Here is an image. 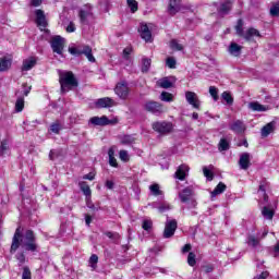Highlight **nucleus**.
<instances>
[{"label":"nucleus","instance_id":"42","mask_svg":"<svg viewBox=\"0 0 279 279\" xmlns=\"http://www.w3.org/2000/svg\"><path fill=\"white\" fill-rule=\"evenodd\" d=\"M235 31H236L238 36L243 37V35L245 34V32H243V20L238 21V24L235 26Z\"/></svg>","mask_w":279,"mask_h":279},{"label":"nucleus","instance_id":"13","mask_svg":"<svg viewBox=\"0 0 279 279\" xmlns=\"http://www.w3.org/2000/svg\"><path fill=\"white\" fill-rule=\"evenodd\" d=\"M36 24L40 29H45L47 27V19L45 17V12L43 10H36Z\"/></svg>","mask_w":279,"mask_h":279},{"label":"nucleus","instance_id":"51","mask_svg":"<svg viewBox=\"0 0 279 279\" xmlns=\"http://www.w3.org/2000/svg\"><path fill=\"white\" fill-rule=\"evenodd\" d=\"M166 64L169 69H175V64H177L175 58L173 57L167 58Z\"/></svg>","mask_w":279,"mask_h":279},{"label":"nucleus","instance_id":"19","mask_svg":"<svg viewBox=\"0 0 279 279\" xmlns=\"http://www.w3.org/2000/svg\"><path fill=\"white\" fill-rule=\"evenodd\" d=\"M38 60L35 57H29L23 61L22 71H32L36 66Z\"/></svg>","mask_w":279,"mask_h":279},{"label":"nucleus","instance_id":"33","mask_svg":"<svg viewBox=\"0 0 279 279\" xmlns=\"http://www.w3.org/2000/svg\"><path fill=\"white\" fill-rule=\"evenodd\" d=\"M135 141L136 138L132 135H124L120 138L121 145H132Z\"/></svg>","mask_w":279,"mask_h":279},{"label":"nucleus","instance_id":"18","mask_svg":"<svg viewBox=\"0 0 279 279\" xmlns=\"http://www.w3.org/2000/svg\"><path fill=\"white\" fill-rule=\"evenodd\" d=\"M11 66H12V58H10V57L0 58V73L10 71Z\"/></svg>","mask_w":279,"mask_h":279},{"label":"nucleus","instance_id":"26","mask_svg":"<svg viewBox=\"0 0 279 279\" xmlns=\"http://www.w3.org/2000/svg\"><path fill=\"white\" fill-rule=\"evenodd\" d=\"M78 186L81 191L84 193V195L86 196V198L90 197L93 192L90 191V186H88V183L82 181L78 183Z\"/></svg>","mask_w":279,"mask_h":279},{"label":"nucleus","instance_id":"56","mask_svg":"<svg viewBox=\"0 0 279 279\" xmlns=\"http://www.w3.org/2000/svg\"><path fill=\"white\" fill-rule=\"evenodd\" d=\"M170 209H171V206H169V204L167 203H163L158 207L159 213H165V210H170Z\"/></svg>","mask_w":279,"mask_h":279},{"label":"nucleus","instance_id":"54","mask_svg":"<svg viewBox=\"0 0 279 279\" xmlns=\"http://www.w3.org/2000/svg\"><path fill=\"white\" fill-rule=\"evenodd\" d=\"M151 226H154L151 220H144L142 228H143V230H151Z\"/></svg>","mask_w":279,"mask_h":279},{"label":"nucleus","instance_id":"2","mask_svg":"<svg viewBox=\"0 0 279 279\" xmlns=\"http://www.w3.org/2000/svg\"><path fill=\"white\" fill-rule=\"evenodd\" d=\"M59 82L62 93H69L73 88H77V78L71 71H64L59 73Z\"/></svg>","mask_w":279,"mask_h":279},{"label":"nucleus","instance_id":"41","mask_svg":"<svg viewBox=\"0 0 279 279\" xmlns=\"http://www.w3.org/2000/svg\"><path fill=\"white\" fill-rule=\"evenodd\" d=\"M209 94L213 97L214 101H217L219 99V90L215 86L209 87Z\"/></svg>","mask_w":279,"mask_h":279},{"label":"nucleus","instance_id":"16","mask_svg":"<svg viewBox=\"0 0 279 279\" xmlns=\"http://www.w3.org/2000/svg\"><path fill=\"white\" fill-rule=\"evenodd\" d=\"M250 162H251L250 153H243L240 156V160H239L240 168L243 169L244 171H247V169H250V165H251Z\"/></svg>","mask_w":279,"mask_h":279},{"label":"nucleus","instance_id":"45","mask_svg":"<svg viewBox=\"0 0 279 279\" xmlns=\"http://www.w3.org/2000/svg\"><path fill=\"white\" fill-rule=\"evenodd\" d=\"M119 158H120V160H122V162H129L130 154H128V150H120Z\"/></svg>","mask_w":279,"mask_h":279},{"label":"nucleus","instance_id":"62","mask_svg":"<svg viewBox=\"0 0 279 279\" xmlns=\"http://www.w3.org/2000/svg\"><path fill=\"white\" fill-rule=\"evenodd\" d=\"M108 239H119V233L107 232Z\"/></svg>","mask_w":279,"mask_h":279},{"label":"nucleus","instance_id":"25","mask_svg":"<svg viewBox=\"0 0 279 279\" xmlns=\"http://www.w3.org/2000/svg\"><path fill=\"white\" fill-rule=\"evenodd\" d=\"M213 169H215V166L213 165L209 167H203V173L209 182H213V179L215 178V174H213Z\"/></svg>","mask_w":279,"mask_h":279},{"label":"nucleus","instance_id":"53","mask_svg":"<svg viewBox=\"0 0 279 279\" xmlns=\"http://www.w3.org/2000/svg\"><path fill=\"white\" fill-rule=\"evenodd\" d=\"M90 12L81 10L80 11V19L82 23H86V19H88Z\"/></svg>","mask_w":279,"mask_h":279},{"label":"nucleus","instance_id":"14","mask_svg":"<svg viewBox=\"0 0 279 279\" xmlns=\"http://www.w3.org/2000/svg\"><path fill=\"white\" fill-rule=\"evenodd\" d=\"M242 38L247 41L254 40V38H260V32L256 28H248L245 31L244 35H242Z\"/></svg>","mask_w":279,"mask_h":279},{"label":"nucleus","instance_id":"39","mask_svg":"<svg viewBox=\"0 0 279 279\" xmlns=\"http://www.w3.org/2000/svg\"><path fill=\"white\" fill-rule=\"evenodd\" d=\"M221 97L223 100H226L228 106H232V104H234V98H232V95H230V93L223 92Z\"/></svg>","mask_w":279,"mask_h":279},{"label":"nucleus","instance_id":"12","mask_svg":"<svg viewBox=\"0 0 279 279\" xmlns=\"http://www.w3.org/2000/svg\"><path fill=\"white\" fill-rule=\"evenodd\" d=\"M189 171H190V168L186 163H183L181 166L178 167L174 175L178 180H185L186 179V175H189Z\"/></svg>","mask_w":279,"mask_h":279},{"label":"nucleus","instance_id":"61","mask_svg":"<svg viewBox=\"0 0 279 279\" xmlns=\"http://www.w3.org/2000/svg\"><path fill=\"white\" fill-rule=\"evenodd\" d=\"M106 187L112 191V189H114V182L110 180L106 181Z\"/></svg>","mask_w":279,"mask_h":279},{"label":"nucleus","instance_id":"24","mask_svg":"<svg viewBox=\"0 0 279 279\" xmlns=\"http://www.w3.org/2000/svg\"><path fill=\"white\" fill-rule=\"evenodd\" d=\"M82 54L86 56L89 62L96 61L95 57L93 56V48H90V46H83Z\"/></svg>","mask_w":279,"mask_h":279},{"label":"nucleus","instance_id":"30","mask_svg":"<svg viewBox=\"0 0 279 279\" xmlns=\"http://www.w3.org/2000/svg\"><path fill=\"white\" fill-rule=\"evenodd\" d=\"M25 108V98L19 97L15 101V112H23Z\"/></svg>","mask_w":279,"mask_h":279},{"label":"nucleus","instance_id":"44","mask_svg":"<svg viewBox=\"0 0 279 279\" xmlns=\"http://www.w3.org/2000/svg\"><path fill=\"white\" fill-rule=\"evenodd\" d=\"M97 263H99V257L96 254L92 255L89 258L92 269H97Z\"/></svg>","mask_w":279,"mask_h":279},{"label":"nucleus","instance_id":"47","mask_svg":"<svg viewBox=\"0 0 279 279\" xmlns=\"http://www.w3.org/2000/svg\"><path fill=\"white\" fill-rule=\"evenodd\" d=\"M60 130H62L60 122H54L50 125V131L53 132V134H60Z\"/></svg>","mask_w":279,"mask_h":279},{"label":"nucleus","instance_id":"32","mask_svg":"<svg viewBox=\"0 0 279 279\" xmlns=\"http://www.w3.org/2000/svg\"><path fill=\"white\" fill-rule=\"evenodd\" d=\"M149 191H150L151 195H154L155 197L162 195V192L160 191V185L157 183L151 184L149 186Z\"/></svg>","mask_w":279,"mask_h":279},{"label":"nucleus","instance_id":"4","mask_svg":"<svg viewBox=\"0 0 279 279\" xmlns=\"http://www.w3.org/2000/svg\"><path fill=\"white\" fill-rule=\"evenodd\" d=\"M151 128L155 132L159 134H169V132L173 131V124L171 122L162 121V122H154Z\"/></svg>","mask_w":279,"mask_h":279},{"label":"nucleus","instance_id":"46","mask_svg":"<svg viewBox=\"0 0 279 279\" xmlns=\"http://www.w3.org/2000/svg\"><path fill=\"white\" fill-rule=\"evenodd\" d=\"M161 101H173V95L167 92H162L160 95Z\"/></svg>","mask_w":279,"mask_h":279},{"label":"nucleus","instance_id":"6","mask_svg":"<svg viewBox=\"0 0 279 279\" xmlns=\"http://www.w3.org/2000/svg\"><path fill=\"white\" fill-rule=\"evenodd\" d=\"M114 93L116 95H118L120 99H128V95H130V87H128V83L125 82L118 83L114 88Z\"/></svg>","mask_w":279,"mask_h":279},{"label":"nucleus","instance_id":"17","mask_svg":"<svg viewBox=\"0 0 279 279\" xmlns=\"http://www.w3.org/2000/svg\"><path fill=\"white\" fill-rule=\"evenodd\" d=\"M89 123H92L93 125H110V123H112L111 120L108 119V117L102 116V117H93L89 120Z\"/></svg>","mask_w":279,"mask_h":279},{"label":"nucleus","instance_id":"60","mask_svg":"<svg viewBox=\"0 0 279 279\" xmlns=\"http://www.w3.org/2000/svg\"><path fill=\"white\" fill-rule=\"evenodd\" d=\"M66 32L69 34H73V32H75V24L73 22H70V24L66 26Z\"/></svg>","mask_w":279,"mask_h":279},{"label":"nucleus","instance_id":"58","mask_svg":"<svg viewBox=\"0 0 279 279\" xmlns=\"http://www.w3.org/2000/svg\"><path fill=\"white\" fill-rule=\"evenodd\" d=\"M8 150V142L2 141L0 146V155H3V151Z\"/></svg>","mask_w":279,"mask_h":279},{"label":"nucleus","instance_id":"22","mask_svg":"<svg viewBox=\"0 0 279 279\" xmlns=\"http://www.w3.org/2000/svg\"><path fill=\"white\" fill-rule=\"evenodd\" d=\"M231 8H232V2L230 0H227L220 4V7L218 8V12L219 14H222V15L228 14Z\"/></svg>","mask_w":279,"mask_h":279},{"label":"nucleus","instance_id":"10","mask_svg":"<svg viewBox=\"0 0 279 279\" xmlns=\"http://www.w3.org/2000/svg\"><path fill=\"white\" fill-rule=\"evenodd\" d=\"M168 12L174 16V14H178V12H184V7H182L180 0H170Z\"/></svg>","mask_w":279,"mask_h":279},{"label":"nucleus","instance_id":"27","mask_svg":"<svg viewBox=\"0 0 279 279\" xmlns=\"http://www.w3.org/2000/svg\"><path fill=\"white\" fill-rule=\"evenodd\" d=\"M108 156H109L110 167H119V163L117 162V158H114V147L109 148Z\"/></svg>","mask_w":279,"mask_h":279},{"label":"nucleus","instance_id":"29","mask_svg":"<svg viewBox=\"0 0 279 279\" xmlns=\"http://www.w3.org/2000/svg\"><path fill=\"white\" fill-rule=\"evenodd\" d=\"M218 149L219 151H228V149H230V142L228 141V138H221L219 144H218Z\"/></svg>","mask_w":279,"mask_h":279},{"label":"nucleus","instance_id":"1","mask_svg":"<svg viewBox=\"0 0 279 279\" xmlns=\"http://www.w3.org/2000/svg\"><path fill=\"white\" fill-rule=\"evenodd\" d=\"M19 247H23L26 252H36L38 250L34 231L27 230L24 234H21V227L15 230L11 244V253L14 254Z\"/></svg>","mask_w":279,"mask_h":279},{"label":"nucleus","instance_id":"63","mask_svg":"<svg viewBox=\"0 0 279 279\" xmlns=\"http://www.w3.org/2000/svg\"><path fill=\"white\" fill-rule=\"evenodd\" d=\"M83 180H90V181H93V180H95V174L94 173H88V174H85L84 177H83Z\"/></svg>","mask_w":279,"mask_h":279},{"label":"nucleus","instance_id":"20","mask_svg":"<svg viewBox=\"0 0 279 279\" xmlns=\"http://www.w3.org/2000/svg\"><path fill=\"white\" fill-rule=\"evenodd\" d=\"M230 130L235 134H243L245 132V124L238 120L230 125Z\"/></svg>","mask_w":279,"mask_h":279},{"label":"nucleus","instance_id":"31","mask_svg":"<svg viewBox=\"0 0 279 279\" xmlns=\"http://www.w3.org/2000/svg\"><path fill=\"white\" fill-rule=\"evenodd\" d=\"M223 191H226V184L223 183H219L215 190L211 192V197H217V195H221V193H223Z\"/></svg>","mask_w":279,"mask_h":279},{"label":"nucleus","instance_id":"3","mask_svg":"<svg viewBox=\"0 0 279 279\" xmlns=\"http://www.w3.org/2000/svg\"><path fill=\"white\" fill-rule=\"evenodd\" d=\"M144 109L146 110V112H150L151 114H156L157 117L165 112V107L162 106V104L154 100L146 101L144 105Z\"/></svg>","mask_w":279,"mask_h":279},{"label":"nucleus","instance_id":"34","mask_svg":"<svg viewBox=\"0 0 279 279\" xmlns=\"http://www.w3.org/2000/svg\"><path fill=\"white\" fill-rule=\"evenodd\" d=\"M158 86H160V88H171V86H173V83L171 82V80L169 78H162V80H159L157 82Z\"/></svg>","mask_w":279,"mask_h":279},{"label":"nucleus","instance_id":"48","mask_svg":"<svg viewBox=\"0 0 279 279\" xmlns=\"http://www.w3.org/2000/svg\"><path fill=\"white\" fill-rule=\"evenodd\" d=\"M82 51H83V47H71L69 48V52L71 53V56H82Z\"/></svg>","mask_w":279,"mask_h":279},{"label":"nucleus","instance_id":"40","mask_svg":"<svg viewBox=\"0 0 279 279\" xmlns=\"http://www.w3.org/2000/svg\"><path fill=\"white\" fill-rule=\"evenodd\" d=\"M126 2L131 12L134 13L138 11V2H136V0H126Z\"/></svg>","mask_w":279,"mask_h":279},{"label":"nucleus","instance_id":"38","mask_svg":"<svg viewBox=\"0 0 279 279\" xmlns=\"http://www.w3.org/2000/svg\"><path fill=\"white\" fill-rule=\"evenodd\" d=\"M149 66H151V59L144 58L142 60V71H143V73H147V71H149Z\"/></svg>","mask_w":279,"mask_h":279},{"label":"nucleus","instance_id":"57","mask_svg":"<svg viewBox=\"0 0 279 279\" xmlns=\"http://www.w3.org/2000/svg\"><path fill=\"white\" fill-rule=\"evenodd\" d=\"M214 267H213V265H205V266H203V271H204V274H210V272H213L214 271Z\"/></svg>","mask_w":279,"mask_h":279},{"label":"nucleus","instance_id":"49","mask_svg":"<svg viewBox=\"0 0 279 279\" xmlns=\"http://www.w3.org/2000/svg\"><path fill=\"white\" fill-rule=\"evenodd\" d=\"M258 239H256V236L254 235H250L247 238V245H250L251 247H256V245H258Z\"/></svg>","mask_w":279,"mask_h":279},{"label":"nucleus","instance_id":"36","mask_svg":"<svg viewBox=\"0 0 279 279\" xmlns=\"http://www.w3.org/2000/svg\"><path fill=\"white\" fill-rule=\"evenodd\" d=\"M262 215L265 217V219H274V209H269L268 207H264L262 209Z\"/></svg>","mask_w":279,"mask_h":279},{"label":"nucleus","instance_id":"28","mask_svg":"<svg viewBox=\"0 0 279 279\" xmlns=\"http://www.w3.org/2000/svg\"><path fill=\"white\" fill-rule=\"evenodd\" d=\"M274 126L275 123L270 122L268 124H266L263 129H262V136L267 137L268 135L271 134V132H274Z\"/></svg>","mask_w":279,"mask_h":279},{"label":"nucleus","instance_id":"55","mask_svg":"<svg viewBox=\"0 0 279 279\" xmlns=\"http://www.w3.org/2000/svg\"><path fill=\"white\" fill-rule=\"evenodd\" d=\"M16 259L19 260V265H24V263H25V254H23V253H17L16 254Z\"/></svg>","mask_w":279,"mask_h":279},{"label":"nucleus","instance_id":"35","mask_svg":"<svg viewBox=\"0 0 279 279\" xmlns=\"http://www.w3.org/2000/svg\"><path fill=\"white\" fill-rule=\"evenodd\" d=\"M170 49H172V51H182L184 47L178 41V39H172L170 40Z\"/></svg>","mask_w":279,"mask_h":279},{"label":"nucleus","instance_id":"23","mask_svg":"<svg viewBox=\"0 0 279 279\" xmlns=\"http://www.w3.org/2000/svg\"><path fill=\"white\" fill-rule=\"evenodd\" d=\"M242 49H243V47H241L239 44L231 43V45L229 46V53H231V56H235V58H236V57L241 56Z\"/></svg>","mask_w":279,"mask_h":279},{"label":"nucleus","instance_id":"5","mask_svg":"<svg viewBox=\"0 0 279 279\" xmlns=\"http://www.w3.org/2000/svg\"><path fill=\"white\" fill-rule=\"evenodd\" d=\"M175 230H178V221L167 220L163 231V239H171V236L175 234Z\"/></svg>","mask_w":279,"mask_h":279},{"label":"nucleus","instance_id":"9","mask_svg":"<svg viewBox=\"0 0 279 279\" xmlns=\"http://www.w3.org/2000/svg\"><path fill=\"white\" fill-rule=\"evenodd\" d=\"M138 32L141 38L145 40V43H151V31L149 29V26H147L146 23H141Z\"/></svg>","mask_w":279,"mask_h":279},{"label":"nucleus","instance_id":"52","mask_svg":"<svg viewBox=\"0 0 279 279\" xmlns=\"http://www.w3.org/2000/svg\"><path fill=\"white\" fill-rule=\"evenodd\" d=\"M86 206L87 208H89L90 210H93L94 213H96L97 210H99V207L95 206V204H93V201H90V197L86 198Z\"/></svg>","mask_w":279,"mask_h":279},{"label":"nucleus","instance_id":"21","mask_svg":"<svg viewBox=\"0 0 279 279\" xmlns=\"http://www.w3.org/2000/svg\"><path fill=\"white\" fill-rule=\"evenodd\" d=\"M248 108L254 112H267L269 110V107L260 105L258 101L250 102Z\"/></svg>","mask_w":279,"mask_h":279},{"label":"nucleus","instance_id":"15","mask_svg":"<svg viewBox=\"0 0 279 279\" xmlns=\"http://www.w3.org/2000/svg\"><path fill=\"white\" fill-rule=\"evenodd\" d=\"M179 197L183 204H186V202H190L191 197H193V187L189 186L183 189L179 193Z\"/></svg>","mask_w":279,"mask_h":279},{"label":"nucleus","instance_id":"7","mask_svg":"<svg viewBox=\"0 0 279 279\" xmlns=\"http://www.w3.org/2000/svg\"><path fill=\"white\" fill-rule=\"evenodd\" d=\"M51 47L54 53L62 56V51H64V38L60 36L53 37L51 40Z\"/></svg>","mask_w":279,"mask_h":279},{"label":"nucleus","instance_id":"43","mask_svg":"<svg viewBox=\"0 0 279 279\" xmlns=\"http://www.w3.org/2000/svg\"><path fill=\"white\" fill-rule=\"evenodd\" d=\"M197 260L195 259V253L191 252L187 255V265H190V267H195Z\"/></svg>","mask_w":279,"mask_h":279},{"label":"nucleus","instance_id":"64","mask_svg":"<svg viewBox=\"0 0 279 279\" xmlns=\"http://www.w3.org/2000/svg\"><path fill=\"white\" fill-rule=\"evenodd\" d=\"M268 276H269V272L264 271L258 277H255L254 279H267Z\"/></svg>","mask_w":279,"mask_h":279},{"label":"nucleus","instance_id":"11","mask_svg":"<svg viewBox=\"0 0 279 279\" xmlns=\"http://www.w3.org/2000/svg\"><path fill=\"white\" fill-rule=\"evenodd\" d=\"M96 106L97 108H113V106H117V102L110 97H104L96 101Z\"/></svg>","mask_w":279,"mask_h":279},{"label":"nucleus","instance_id":"50","mask_svg":"<svg viewBox=\"0 0 279 279\" xmlns=\"http://www.w3.org/2000/svg\"><path fill=\"white\" fill-rule=\"evenodd\" d=\"M22 279H32V270H29V267L25 266L23 268Z\"/></svg>","mask_w":279,"mask_h":279},{"label":"nucleus","instance_id":"59","mask_svg":"<svg viewBox=\"0 0 279 279\" xmlns=\"http://www.w3.org/2000/svg\"><path fill=\"white\" fill-rule=\"evenodd\" d=\"M130 53H132V47H126L123 50V58H125L128 60V58H130Z\"/></svg>","mask_w":279,"mask_h":279},{"label":"nucleus","instance_id":"37","mask_svg":"<svg viewBox=\"0 0 279 279\" xmlns=\"http://www.w3.org/2000/svg\"><path fill=\"white\" fill-rule=\"evenodd\" d=\"M267 186V182H262L259 184V190H258V193L260 195H263V198H264V202H268L269 201V196H267V193H265V187Z\"/></svg>","mask_w":279,"mask_h":279},{"label":"nucleus","instance_id":"8","mask_svg":"<svg viewBox=\"0 0 279 279\" xmlns=\"http://www.w3.org/2000/svg\"><path fill=\"white\" fill-rule=\"evenodd\" d=\"M185 99L187 104H190V106L194 107L196 110H199V97L197 96V94H195V92H186Z\"/></svg>","mask_w":279,"mask_h":279}]
</instances>
